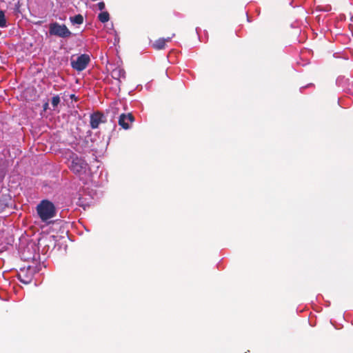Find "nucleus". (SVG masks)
<instances>
[{
  "instance_id": "1",
  "label": "nucleus",
  "mask_w": 353,
  "mask_h": 353,
  "mask_svg": "<svg viewBox=\"0 0 353 353\" xmlns=\"http://www.w3.org/2000/svg\"><path fill=\"white\" fill-rule=\"evenodd\" d=\"M36 210L39 217L43 222H46L54 218L57 214L54 203L47 199L41 201L37 205Z\"/></svg>"
},
{
  "instance_id": "9",
  "label": "nucleus",
  "mask_w": 353,
  "mask_h": 353,
  "mask_svg": "<svg viewBox=\"0 0 353 353\" xmlns=\"http://www.w3.org/2000/svg\"><path fill=\"white\" fill-rule=\"evenodd\" d=\"M125 70L121 68H117L112 72V75L114 79H120L121 78H125Z\"/></svg>"
},
{
  "instance_id": "2",
  "label": "nucleus",
  "mask_w": 353,
  "mask_h": 353,
  "mask_svg": "<svg viewBox=\"0 0 353 353\" xmlns=\"http://www.w3.org/2000/svg\"><path fill=\"white\" fill-rule=\"evenodd\" d=\"M68 157L69 168L73 173L79 176L86 173L88 165L83 158L72 151L68 152Z\"/></svg>"
},
{
  "instance_id": "7",
  "label": "nucleus",
  "mask_w": 353,
  "mask_h": 353,
  "mask_svg": "<svg viewBox=\"0 0 353 353\" xmlns=\"http://www.w3.org/2000/svg\"><path fill=\"white\" fill-rule=\"evenodd\" d=\"M134 121V117L131 113L122 114L119 117V124L124 129L127 130L130 128V123Z\"/></svg>"
},
{
  "instance_id": "17",
  "label": "nucleus",
  "mask_w": 353,
  "mask_h": 353,
  "mask_svg": "<svg viewBox=\"0 0 353 353\" xmlns=\"http://www.w3.org/2000/svg\"><path fill=\"white\" fill-rule=\"evenodd\" d=\"M127 108H128V107H127L126 105H124V106H123V109H124V110H126Z\"/></svg>"
},
{
  "instance_id": "10",
  "label": "nucleus",
  "mask_w": 353,
  "mask_h": 353,
  "mask_svg": "<svg viewBox=\"0 0 353 353\" xmlns=\"http://www.w3.org/2000/svg\"><path fill=\"white\" fill-rule=\"evenodd\" d=\"M70 21L72 24H82L83 23V17L79 14L75 15L74 17H70Z\"/></svg>"
},
{
  "instance_id": "8",
  "label": "nucleus",
  "mask_w": 353,
  "mask_h": 353,
  "mask_svg": "<svg viewBox=\"0 0 353 353\" xmlns=\"http://www.w3.org/2000/svg\"><path fill=\"white\" fill-rule=\"evenodd\" d=\"M172 37H168L166 39L160 38L155 41L152 46L154 49L157 50L165 49L166 46V42H170L171 41Z\"/></svg>"
},
{
  "instance_id": "14",
  "label": "nucleus",
  "mask_w": 353,
  "mask_h": 353,
  "mask_svg": "<svg viewBox=\"0 0 353 353\" xmlns=\"http://www.w3.org/2000/svg\"><path fill=\"white\" fill-rule=\"evenodd\" d=\"M48 108V103L46 102L43 104V110H46Z\"/></svg>"
},
{
  "instance_id": "11",
  "label": "nucleus",
  "mask_w": 353,
  "mask_h": 353,
  "mask_svg": "<svg viewBox=\"0 0 353 353\" xmlns=\"http://www.w3.org/2000/svg\"><path fill=\"white\" fill-rule=\"evenodd\" d=\"M98 19L101 23H106L110 20V14L107 11L101 12L99 14Z\"/></svg>"
},
{
  "instance_id": "3",
  "label": "nucleus",
  "mask_w": 353,
  "mask_h": 353,
  "mask_svg": "<svg viewBox=\"0 0 353 353\" xmlns=\"http://www.w3.org/2000/svg\"><path fill=\"white\" fill-rule=\"evenodd\" d=\"M49 34L63 39L68 38L72 34L65 24H59L57 22L49 24Z\"/></svg>"
},
{
  "instance_id": "6",
  "label": "nucleus",
  "mask_w": 353,
  "mask_h": 353,
  "mask_svg": "<svg viewBox=\"0 0 353 353\" xmlns=\"http://www.w3.org/2000/svg\"><path fill=\"white\" fill-rule=\"evenodd\" d=\"M90 126L92 128H97L100 123L105 121V117L102 112H92L90 116Z\"/></svg>"
},
{
  "instance_id": "12",
  "label": "nucleus",
  "mask_w": 353,
  "mask_h": 353,
  "mask_svg": "<svg viewBox=\"0 0 353 353\" xmlns=\"http://www.w3.org/2000/svg\"><path fill=\"white\" fill-rule=\"evenodd\" d=\"M6 26L5 12L3 10H0V28H4L6 27Z\"/></svg>"
},
{
  "instance_id": "16",
  "label": "nucleus",
  "mask_w": 353,
  "mask_h": 353,
  "mask_svg": "<svg viewBox=\"0 0 353 353\" xmlns=\"http://www.w3.org/2000/svg\"><path fill=\"white\" fill-rule=\"evenodd\" d=\"M21 281L24 283H28V281H25L21 280Z\"/></svg>"
},
{
  "instance_id": "5",
  "label": "nucleus",
  "mask_w": 353,
  "mask_h": 353,
  "mask_svg": "<svg viewBox=\"0 0 353 353\" xmlns=\"http://www.w3.org/2000/svg\"><path fill=\"white\" fill-rule=\"evenodd\" d=\"M61 96L55 95V96L52 97V98L51 99V104L53 106V108H57V105L61 102V99L63 100V103L65 102L68 105L69 108H74V105H72V106L70 105H69L70 100L71 103H72L74 101L77 102V98L74 94H61Z\"/></svg>"
},
{
  "instance_id": "4",
  "label": "nucleus",
  "mask_w": 353,
  "mask_h": 353,
  "mask_svg": "<svg viewBox=\"0 0 353 353\" xmlns=\"http://www.w3.org/2000/svg\"><path fill=\"white\" fill-rule=\"evenodd\" d=\"M90 61V56L86 54H83L79 56L76 60L71 61V66L73 69L80 72L85 69Z\"/></svg>"
},
{
  "instance_id": "13",
  "label": "nucleus",
  "mask_w": 353,
  "mask_h": 353,
  "mask_svg": "<svg viewBox=\"0 0 353 353\" xmlns=\"http://www.w3.org/2000/svg\"><path fill=\"white\" fill-rule=\"evenodd\" d=\"M97 6L100 10H103L105 9V3L103 1H101L97 3Z\"/></svg>"
},
{
  "instance_id": "15",
  "label": "nucleus",
  "mask_w": 353,
  "mask_h": 353,
  "mask_svg": "<svg viewBox=\"0 0 353 353\" xmlns=\"http://www.w3.org/2000/svg\"><path fill=\"white\" fill-rule=\"evenodd\" d=\"M79 205L84 206V204L83 203H81L80 199H79Z\"/></svg>"
}]
</instances>
